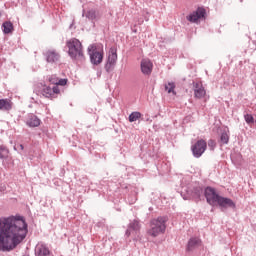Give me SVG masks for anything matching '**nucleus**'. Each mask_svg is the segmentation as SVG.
I'll use <instances>...</instances> for the list:
<instances>
[{
    "label": "nucleus",
    "mask_w": 256,
    "mask_h": 256,
    "mask_svg": "<svg viewBox=\"0 0 256 256\" xmlns=\"http://www.w3.org/2000/svg\"><path fill=\"white\" fill-rule=\"evenodd\" d=\"M29 225L23 216L0 218V251L9 253L17 249L27 237Z\"/></svg>",
    "instance_id": "1"
},
{
    "label": "nucleus",
    "mask_w": 256,
    "mask_h": 256,
    "mask_svg": "<svg viewBox=\"0 0 256 256\" xmlns=\"http://www.w3.org/2000/svg\"><path fill=\"white\" fill-rule=\"evenodd\" d=\"M204 197L208 205H211V207L218 205L221 208V211H225V209H237V204H235L231 198L219 195L217 190L211 186L205 188Z\"/></svg>",
    "instance_id": "2"
},
{
    "label": "nucleus",
    "mask_w": 256,
    "mask_h": 256,
    "mask_svg": "<svg viewBox=\"0 0 256 256\" xmlns=\"http://www.w3.org/2000/svg\"><path fill=\"white\" fill-rule=\"evenodd\" d=\"M68 55L73 61H83L85 54L83 53V44L77 38H72L66 42Z\"/></svg>",
    "instance_id": "3"
},
{
    "label": "nucleus",
    "mask_w": 256,
    "mask_h": 256,
    "mask_svg": "<svg viewBox=\"0 0 256 256\" xmlns=\"http://www.w3.org/2000/svg\"><path fill=\"white\" fill-rule=\"evenodd\" d=\"M167 218L160 216L156 219H152L150 221V229H148L147 233L150 237H159V235H163L167 229Z\"/></svg>",
    "instance_id": "4"
},
{
    "label": "nucleus",
    "mask_w": 256,
    "mask_h": 256,
    "mask_svg": "<svg viewBox=\"0 0 256 256\" xmlns=\"http://www.w3.org/2000/svg\"><path fill=\"white\" fill-rule=\"evenodd\" d=\"M88 55L92 65H101V63H103L104 54L103 52L97 50V46L95 44L88 47Z\"/></svg>",
    "instance_id": "5"
},
{
    "label": "nucleus",
    "mask_w": 256,
    "mask_h": 256,
    "mask_svg": "<svg viewBox=\"0 0 256 256\" xmlns=\"http://www.w3.org/2000/svg\"><path fill=\"white\" fill-rule=\"evenodd\" d=\"M187 21L190 23H199L207 19V10L203 7H198L196 11L186 16Z\"/></svg>",
    "instance_id": "6"
},
{
    "label": "nucleus",
    "mask_w": 256,
    "mask_h": 256,
    "mask_svg": "<svg viewBox=\"0 0 256 256\" xmlns=\"http://www.w3.org/2000/svg\"><path fill=\"white\" fill-rule=\"evenodd\" d=\"M115 65H117V48H110L104 69L107 73H111Z\"/></svg>",
    "instance_id": "7"
},
{
    "label": "nucleus",
    "mask_w": 256,
    "mask_h": 256,
    "mask_svg": "<svg viewBox=\"0 0 256 256\" xmlns=\"http://www.w3.org/2000/svg\"><path fill=\"white\" fill-rule=\"evenodd\" d=\"M191 151L193 157L199 159L207 151V142L203 139L198 140L194 145L191 147Z\"/></svg>",
    "instance_id": "8"
},
{
    "label": "nucleus",
    "mask_w": 256,
    "mask_h": 256,
    "mask_svg": "<svg viewBox=\"0 0 256 256\" xmlns=\"http://www.w3.org/2000/svg\"><path fill=\"white\" fill-rule=\"evenodd\" d=\"M205 188L203 184H195L191 190L192 198L195 201H201V197L205 195Z\"/></svg>",
    "instance_id": "9"
},
{
    "label": "nucleus",
    "mask_w": 256,
    "mask_h": 256,
    "mask_svg": "<svg viewBox=\"0 0 256 256\" xmlns=\"http://www.w3.org/2000/svg\"><path fill=\"white\" fill-rule=\"evenodd\" d=\"M35 256H53V252L45 243H38L35 247Z\"/></svg>",
    "instance_id": "10"
},
{
    "label": "nucleus",
    "mask_w": 256,
    "mask_h": 256,
    "mask_svg": "<svg viewBox=\"0 0 256 256\" xmlns=\"http://www.w3.org/2000/svg\"><path fill=\"white\" fill-rule=\"evenodd\" d=\"M193 91L196 99H203L207 95V91L201 82H193Z\"/></svg>",
    "instance_id": "11"
},
{
    "label": "nucleus",
    "mask_w": 256,
    "mask_h": 256,
    "mask_svg": "<svg viewBox=\"0 0 256 256\" xmlns=\"http://www.w3.org/2000/svg\"><path fill=\"white\" fill-rule=\"evenodd\" d=\"M141 72L149 77L153 73V62L149 59H142L140 63Z\"/></svg>",
    "instance_id": "12"
},
{
    "label": "nucleus",
    "mask_w": 256,
    "mask_h": 256,
    "mask_svg": "<svg viewBox=\"0 0 256 256\" xmlns=\"http://www.w3.org/2000/svg\"><path fill=\"white\" fill-rule=\"evenodd\" d=\"M44 57L47 63H57V61L61 59V55L57 52V50H48L44 52Z\"/></svg>",
    "instance_id": "13"
},
{
    "label": "nucleus",
    "mask_w": 256,
    "mask_h": 256,
    "mask_svg": "<svg viewBox=\"0 0 256 256\" xmlns=\"http://www.w3.org/2000/svg\"><path fill=\"white\" fill-rule=\"evenodd\" d=\"M59 93H61V91L59 90V86H53L52 88L51 86H46L42 90L43 96L48 98L53 97V95H59Z\"/></svg>",
    "instance_id": "14"
},
{
    "label": "nucleus",
    "mask_w": 256,
    "mask_h": 256,
    "mask_svg": "<svg viewBox=\"0 0 256 256\" xmlns=\"http://www.w3.org/2000/svg\"><path fill=\"white\" fill-rule=\"evenodd\" d=\"M26 125H28V127H39V125H41V119L35 114H29Z\"/></svg>",
    "instance_id": "15"
},
{
    "label": "nucleus",
    "mask_w": 256,
    "mask_h": 256,
    "mask_svg": "<svg viewBox=\"0 0 256 256\" xmlns=\"http://www.w3.org/2000/svg\"><path fill=\"white\" fill-rule=\"evenodd\" d=\"M141 229V225L139 224V220H133L132 222L129 223L128 228L126 230V237H131V231H139Z\"/></svg>",
    "instance_id": "16"
},
{
    "label": "nucleus",
    "mask_w": 256,
    "mask_h": 256,
    "mask_svg": "<svg viewBox=\"0 0 256 256\" xmlns=\"http://www.w3.org/2000/svg\"><path fill=\"white\" fill-rule=\"evenodd\" d=\"M82 17H86V19H89V21H95V19L99 17V12H97L95 9L88 10L87 12L83 10Z\"/></svg>",
    "instance_id": "17"
},
{
    "label": "nucleus",
    "mask_w": 256,
    "mask_h": 256,
    "mask_svg": "<svg viewBox=\"0 0 256 256\" xmlns=\"http://www.w3.org/2000/svg\"><path fill=\"white\" fill-rule=\"evenodd\" d=\"M201 245V239L199 238H190L187 244L186 251H193V249H197Z\"/></svg>",
    "instance_id": "18"
},
{
    "label": "nucleus",
    "mask_w": 256,
    "mask_h": 256,
    "mask_svg": "<svg viewBox=\"0 0 256 256\" xmlns=\"http://www.w3.org/2000/svg\"><path fill=\"white\" fill-rule=\"evenodd\" d=\"M14 30H15V28L11 21L3 22L2 31H3L4 35H9V34L13 33Z\"/></svg>",
    "instance_id": "19"
},
{
    "label": "nucleus",
    "mask_w": 256,
    "mask_h": 256,
    "mask_svg": "<svg viewBox=\"0 0 256 256\" xmlns=\"http://www.w3.org/2000/svg\"><path fill=\"white\" fill-rule=\"evenodd\" d=\"M1 111H11V102L7 99H0Z\"/></svg>",
    "instance_id": "20"
},
{
    "label": "nucleus",
    "mask_w": 256,
    "mask_h": 256,
    "mask_svg": "<svg viewBox=\"0 0 256 256\" xmlns=\"http://www.w3.org/2000/svg\"><path fill=\"white\" fill-rule=\"evenodd\" d=\"M228 143H229V134L227 133V131H223L220 134V144L227 145Z\"/></svg>",
    "instance_id": "21"
},
{
    "label": "nucleus",
    "mask_w": 256,
    "mask_h": 256,
    "mask_svg": "<svg viewBox=\"0 0 256 256\" xmlns=\"http://www.w3.org/2000/svg\"><path fill=\"white\" fill-rule=\"evenodd\" d=\"M141 112H132L128 119L130 121V123H135V121H137L138 119H141Z\"/></svg>",
    "instance_id": "22"
},
{
    "label": "nucleus",
    "mask_w": 256,
    "mask_h": 256,
    "mask_svg": "<svg viewBox=\"0 0 256 256\" xmlns=\"http://www.w3.org/2000/svg\"><path fill=\"white\" fill-rule=\"evenodd\" d=\"M9 157V149L5 146H0V159H7Z\"/></svg>",
    "instance_id": "23"
},
{
    "label": "nucleus",
    "mask_w": 256,
    "mask_h": 256,
    "mask_svg": "<svg viewBox=\"0 0 256 256\" xmlns=\"http://www.w3.org/2000/svg\"><path fill=\"white\" fill-rule=\"evenodd\" d=\"M165 91L173 93V95H177V92H175V84L173 82H169L165 85Z\"/></svg>",
    "instance_id": "24"
},
{
    "label": "nucleus",
    "mask_w": 256,
    "mask_h": 256,
    "mask_svg": "<svg viewBox=\"0 0 256 256\" xmlns=\"http://www.w3.org/2000/svg\"><path fill=\"white\" fill-rule=\"evenodd\" d=\"M244 120L247 123V125H253L255 123V118L251 114H245Z\"/></svg>",
    "instance_id": "25"
},
{
    "label": "nucleus",
    "mask_w": 256,
    "mask_h": 256,
    "mask_svg": "<svg viewBox=\"0 0 256 256\" xmlns=\"http://www.w3.org/2000/svg\"><path fill=\"white\" fill-rule=\"evenodd\" d=\"M48 81H49V83H51L55 87V86H57L59 78H57V76H55V75H52V76L48 77Z\"/></svg>",
    "instance_id": "26"
},
{
    "label": "nucleus",
    "mask_w": 256,
    "mask_h": 256,
    "mask_svg": "<svg viewBox=\"0 0 256 256\" xmlns=\"http://www.w3.org/2000/svg\"><path fill=\"white\" fill-rule=\"evenodd\" d=\"M208 147L211 149V151H213L215 147H217V142H215V140L213 139H210L208 141Z\"/></svg>",
    "instance_id": "27"
},
{
    "label": "nucleus",
    "mask_w": 256,
    "mask_h": 256,
    "mask_svg": "<svg viewBox=\"0 0 256 256\" xmlns=\"http://www.w3.org/2000/svg\"><path fill=\"white\" fill-rule=\"evenodd\" d=\"M67 81H68L67 79H63V78L59 79L57 84H56V87H59V85L61 87H65V85H67Z\"/></svg>",
    "instance_id": "28"
},
{
    "label": "nucleus",
    "mask_w": 256,
    "mask_h": 256,
    "mask_svg": "<svg viewBox=\"0 0 256 256\" xmlns=\"http://www.w3.org/2000/svg\"><path fill=\"white\" fill-rule=\"evenodd\" d=\"M19 147H20L21 151H23V150L25 149V147L23 146V144H20Z\"/></svg>",
    "instance_id": "29"
},
{
    "label": "nucleus",
    "mask_w": 256,
    "mask_h": 256,
    "mask_svg": "<svg viewBox=\"0 0 256 256\" xmlns=\"http://www.w3.org/2000/svg\"><path fill=\"white\" fill-rule=\"evenodd\" d=\"M0 17H1V12H0Z\"/></svg>",
    "instance_id": "30"
}]
</instances>
